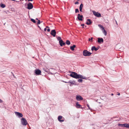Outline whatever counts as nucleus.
<instances>
[{
	"mask_svg": "<svg viewBox=\"0 0 129 129\" xmlns=\"http://www.w3.org/2000/svg\"><path fill=\"white\" fill-rule=\"evenodd\" d=\"M76 99L77 101H81L83 100V98L78 94L76 96Z\"/></svg>",
	"mask_w": 129,
	"mask_h": 129,
	"instance_id": "nucleus-6",
	"label": "nucleus"
},
{
	"mask_svg": "<svg viewBox=\"0 0 129 129\" xmlns=\"http://www.w3.org/2000/svg\"><path fill=\"white\" fill-rule=\"evenodd\" d=\"M35 73L37 75H39L41 73V71L38 69H36L35 70Z\"/></svg>",
	"mask_w": 129,
	"mask_h": 129,
	"instance_id": "nucleus-7",
	"label": "nucleus"
},
{
	"mask_svg": "<svg viewBox=\"0 0 129 129\" xmlns=\"http://www.w3.org/2000/svg\"><path fill=\"white\" fill-rule=\"evenodd\" d=\"M31 20L34 23H35L36 22V21L35 20L33 19H31Z\"/></svg>",
	"mask_w": 129,
	"mask_h": 129,
	"instance_id": "nucleus-28",
	"label": "nucleus"
},
{
	"mask_svg": "<svg viewBox=\"0 0 129 129\" xmlns=\"http://www.w3.org/2000/svg\"><path fill=\"white\" fill-rule=\"evenodd\" d=\"M92 12L94 15L96 17H97V12L95 11H92Z\"/></svg>",
	"mask_w": 129,
	"mask_h": 129,
	"instance_id": "nucleus-26",
	"label": "nucleus"
},
{
	"mask_svg": "<svg viewBox=\"0 0 129 129\" xmlns=\"http://www.w3.org/2000/svg\"><path fill=\"white\" fill-rule=\"evenodd\" d=\"M98 40L97 42L100 43H103L104 40L102 38H98Z\"/></svg>",
	"mask_w": 129,
	"mask_h": 129,
	"instance_id": "nucleus-10",
	"label": "nucleus"
},
{
	"mask_svg": "<svg viewBox=\"0 0 129 129\" xmlns=\"http://www.w3.org/2000/svg\"><path fill=\"white\" fill-rule=\"evenodd\" d=\"M101 17V14L97 12V17Z\"/></svg>",
	"mask_w": 129,
	"mask_h": 129,
	"instance_id": "nucleus-25",
	"label": "nucleus"
},
{
	"mask_svg": "<svg viewBox=\"0 0 129 129\" xmlns=\"http://www.w3.org/2000/svg\"><path fill=\"white\" fill-rule=\"evenodd\" d=\"M65 44H66L64 42H63L62 44V46L63 45H64H64Z\"/></svg>",
	"mask_w": 129,
	"mask_h": 129,
	"instance_id": "nucleus-37",
	"label": "nucleus"
},
{
	"mask_svg": "<svg viewBox=\"0 0 129 129\" xmlns=\"http://www.w3.org/2000/svg\"><path fill=\"white\" fill-rule=\"evenodd\" d=\"M76 106L77 108H80L81 107V106L78 104V102L76 103Z\"/></svg>",
	"mask_w": 129,
	"mask_h": 129,
	"instance_id": "nucleus-14",
	"label": "nucleus"
},
{
	"mask_svg": "<svg viewBox=\"0 0 129 129\" xmlns=\"http://www.w3.org/2000/svg\"><path fill=\"white\" fill-rule=\"evenodd\" d=\"M83 18V16L82 15H80V14H78V15L77 18L78 20L80 21H82L83 19L82 18Z\"/></svg>",
	"mask_w": 129,
	"mask_h": 129,
	"instance_id": "nucleus-9",
	"label": "nucleus"
},
{
	"mask_svg": "<svg viewBox=\"0 0 129 129\" xmlns=\"http://www.w3.org/2000/svg\"><path fill=\"white\" fill-rule=\"evenodd\" d=\"M83 6V5L82 4H80V7H79V9L80 11V12H82V7Z\"/></svg>",
	"mask_w": 129,
	"mask_h": 129,
	"instance_id": "nucleus-16",
	"label": "nucleus"
},
{
	"mask_svg": "<svg viewBox=\"0 0 129 129\" xmlns=\"http://www.w3.org/2000/svg\"><path fill=\"white\" fill-rule=\"evenodd\" d=\"M63 42L62 40H61L60 41H59V44H60V46H62V44H63Z\"/></svg>",
	"mask_w": 129,
	"mask_h": 129,
	"instance_id": "nucleus-19",
	"label": "nucleus"
},
{
	"mask_svg": "<svg viewBox=\"0 0 129 129\" xmlns=\"http://www.w3.org/2000/svg\"><path fill=\"white\" fill-rule=\"evenodd\" d=\"M50 28H48L47 29V31L48 32H49L50 31Z\"/></svg>",
	"mask_w": 129,
	"mask_h": 129,
	"instance_id": "nucleus-34",
	"label": "nucleus"
},
{
	"mask_svg": "<svg viewBox=\"0 0 129 129\" xmlns=\"http://www.w3.org/2000/svg\"><path fill=\"white\" fill-rule=\"evenodd\" d=\"M41 23V21H40L39 20H38V22L37 23V24H40Z\"/></svg>",
	"mask_w": 129,
	"mask_h": 129,
	"instance_id": "nucleus-32",
	"label": "nucleus"
},
{
	"mask_svg": "<svg viewBox=\"0 0 129 129\" xmlns=\"http://www.w3.org/2000/svg\"><path fill=\"white\" fill-rule=\"evenodd\" d=\"M57 39L58 41H60L61 40H62L61 39V38L60 37H58L57 38Z\"/></svg>",
	"mask_w": 129,
	"mask_h": 129,
	"instance_id": "nucleus-30",
	"label": "nucleus"
},
{
	"mask_svg": "<svg viewBox=\"0 0 129 129\" xmlns=\"http://www.w3.org/2000/svg\"><path fill=\"white\" fill-rule=\"evenodd\" d=\"M77 0V1H79V0Z\"/></svg>",
	"mask_w": 129,
	"mask_h": 129,
	"instance_id": "nucleus-53",
	"label": "nucleus"
},
{
	"mask_svg": "<svg viewBox=\"0 0 129 129\" xmlns=\"http://www.w3.org/2000/svg\"><path fill=\"white\" fill-rule=\"evenodd\" d=\"M73 84H70V86H72V85Z\"/></svg>",
	"mask_w": 129,
	"mask_h": 129,
	"instance_id": "nucleus-44",
	"label": "nucleus"
},
{
	"mask_svg": "<svg viewBox=\"0 0 129 129\" xmlns=\"http://www.w3.org/2000/svg\"><path fill=\"white\" fill-rule=\"evenodd\" d=\"M79 12V10L78 9H75V13H77V12Z\"/></svg>",
	"mask_w": 129,
	"mask_h": 129,
	"instance_id": "nucleus-31",
	"label": "nucleus"
},
{
	"mask_svg": "<svg viewBox=\"0 0 129 129\" xmlns=\"http://www.w3.org/2000/svg\"><path fill=\"white\" fill-rule=\"evenodd\" d=\"M76 47V45H73L72 46L70 47V49L72 51H73L74 50V48Z\"/></svg>",
	"mask_w": 129,
	"mask_h": 129,
	"instance_id": "nucleus-15",
	"label": "nucleus"
},
{
	"mask_svg": "<svg viewBox=\"0 0 129 129\" xmlns=\"http://www.w3.org/2000/svg\"><path fill=\"white\" fill-rule=\"evenodd\" d=\"M117 95H120V93L118 92Z\"/></svg>",
	"mask_w": 129,
	"mask_h": 129,
	"instance_id": "nucleus-42",
	"label": "nucleus"
},
{
	"mask_svg": "<svg viewBox=\"0 0 129 129\" xmlns=\"http://www.w3.org/2000/svg\"><path fill=\"white\" fill-rule=\"evenodd\" d=\"M99 46H97V50H98V49H99Z\"/></svg>",
	"mask_w": 129,
	"mask_h": 129,
	"instance_id": "nucleus-46",
	"label": "nucleus"
},
{
	"mask_svg": "<svg viewBox=\"0 0 129 129\" xmlns=\"http://www.w3.org/2000/svg\"><path fill=\"white\" fill-rule=\"evenodd\" d=\"M79 2H78L77 1L75 3V4H79Z\"/></svg>",
	"mask_w": 129,
	"mask_h": 129,
	"instance_id": "nucleus-33",
	"label": "nucleus"
},
{
	"mask_svg": "<svg viewBox=\"0 0 129 129\" xmlns=\"http://www.w3.org/2000/svg\"><path fill=\"white\" fill-rule=\"evenodd\" d=\"M21 124L24 126H26L28 124L26 120L24 118H22L21 119Z\"/></svg>",
	"mask_w": 129,
	"mask_h": 129,
	"instance_id": "nucleus-2",
	"label": "nucleus"
},
{
	"mask_svg": "<svg viewBox=\"0 0 129 129\" xmlns=\"http://www.w3.org/2000/svg\"><path fill=\"white\" fill-rule=\"evenodd\" d=\"M66 43L67 45H70V41L69 40H68L66 41Z\"/></svg>",
	"mask_w": 129,
	"mask_h": 129,
	"instance_id": "nucleus-22",
	"label": "nucleus"
},
{
	"mask_svg": "<svg viewBox=\"0 0 129 129\" xmlns=\"http://www.w3.org/2000/svg\"><path fill=\"white\" fill-rule=\"evenodd\" d=\"M33 8V6L32 4L31 3H29L27 4V9L30 10L32 9Z\"/></svg>",
	"mask_w": 129,
	"mask_h": 129,
	"instance_id": "nucleus-5",
	"label": "nucleus"
},
{
	"mask_svg": "<svg viewBox=\"0 0 129 129\" xmlns=\"http://www.w3.org/2000/svg\"><path fill=\"white\" fill-rule=\"evenodd\" d=\"M111 95H112H112H113V93H111Z\"/></svg>",
	"mask_w": 129,
	"mask_h": 129,
	"instance_id": "nucleus-48",
	"label": "nucleus"
},
{
	"mask_svg": "<svg viewBox=\"0 0 129 129\" xmlns=\"http://www.w3.org/2000/svg\"><path fill=\"white\" fill-rule=\"evenodd\" d=\"M84 24H82L81 25V26H83V27H82L83 28H84Z\"/></svg>",
	"mask_w": 129,
	"mask_h": 129,
	"instance_id": "nucleus-35",
	"label": "nucleus"
},
{
	"mask_svg": "<svg viewBox=\"0 0 129 129\" xmlns=\"http://www.w3.org/2000/svg\"><path fill=\"white\" fill-rule=\"evenodd\" d=\"M93 39V38L92 37L90 39V38H89L88 39V41H91V42H92Z\"/></svg>",
	"mask_w": 129,
	"mask_h": 129,
	"instance_id": "nucleus-29",
	"label": "nucleus"
},
{
	"mask_svg": "<svg viewBox=\"0 0 129 129\" xmlns=\"http://www.w3.org/2000/svg\"><path fill=\"white\" fill-rule=\"evenodd\" d=\"M87 107H88V108H89V109H90V107H89V105H87Z\"/></svg>",
	"mask_w": 129,
	"mask_h": 129,
	"instance_id": "nucleus-36",
	"label": "nucleus"
},
{
	"mask_svg": "<svg viewBox=\"0 0 129 129\" xmlns=\"http://www.w3.org/2000/svg\"><path fill=\"white\" fill-rule=\"evenodd\" d=\"M33 1V0H28V2H29L30 1Z\"/></svg>",
	"mask_w": 129,
	"mask_h": 129,
	"instance_id": "nucleus-45",
	"label": "nucleus"
},
{
	"mask_svg": "<svg viewBox=\"0 0 129 129\" xmlns=\"http://www.w3.org/2000/svg\"><path fill=\"white\" fill-rule=\"evenodd\" d=\"M63 82H64L65 83H68V82H66V81H63Z\"/></svg>",
	"mask_w": 129,
	"mask_h": 129,
	"instance_id": "nucleus-39",
	"label": "nucleus"
},
{
	"mask_svg": "<svg viewBox=\"0 0 129 129\" xmlns=\"http://www.w3.org/2000/svg\"><path fill=\"white\" fill-rule=\"evenodd\" d=\"M14 113L15 115L17 116H18V117L19 118L22 117L23 116L22 114L20 113L17 112H15Z\"/></svg>",
	"mask_w": 129,
	"mask_h": 129,
	"instance_id": "nucleus-4",
	"label": "nucleus"
},
{
	"mask_svg": "<svg viewBox=\"0 0 129 129\" xmlns=\"http://www.w3.org/2000/svg\"><path fill=\"white\" fill-rule=\"evenodd\" d=\"M103 31V32L105 36H106L107 34V32L104 29L102 30Z\"/></svg>",
	"mask_w": 129,
	"mask_h": 129,
	"instance_id": "nucleus-20",
	"label": "nucleus"
},
{
	"mask_svg": "<svg viewBox=\"0 0 129 129\" xmlns=\"http://www.w3.org/2000/svg\"><path fill=\"white\" fill-rule=\"evenodd\" d=\"M5 23H4V25H5Z\"/></svg>",
	"mask_w": 129,
	"mask_h": 129,
	"instance_id": "nucleus-52",
	"label": "nucleus"
},
{
	"mask_svg": "<svg viewBox=\"0 0 129 129\" xmlns=\"http://www.w3.org/2000/svg\"><path fill=\"white\" fill-rule=\"evenodd\" d=\"M124 127H126L127 128H129V124L128 123H124Z\"/></svg>",
	"mask_w": 129,
	"mask_h": 129,
	"instance_id": "nucleus-18",
	"label": "nucleus"
},
{
	"mask_svg": "<svg viewBox=\"0 0 129 129\" xmlns=\"http://www.w3.org/2000/svg\"><path fill=\"white\" fill-rule=\"evenodd\" d=\"M46 29H47L46 28H45L44 29V31H46Z\"/></svg>",
	"mask_w": 129,
	"mask_h": 129,
	"instance_id": "nucleus-41",
	"label": "nucleus"
},
{
	"mask_svg": "<svg viewBox=\"0 0 129 129\" xmlns=\"http://www.w3.org/2000/svg\"><path fill=\"white\" fill-rule=\"evenodd\" d=\"M62 117L61 116H59L58 117V120L60 122H62L64 121V120H61Z\"/></svg>",
	"mask_w": 129,
	"mask_h": 129,
	"instance_id": "nucleus-11",
	"label": "nucleus"
},
{
	"mask_svg": "<svg viewBox=\"0 0 129 129\" xmlns=\"http://www.w3.org/2000/svg\"><path fill=\"white\" fill-rule=\"evenodd\" d=\"M1 7L3 8H4L5 7V5L3 4H1Z\"/></svg>",
	"mask_w": 129,
	"mask_h": 129,
	"instance_id": "nucleus-24",
	"label": "nucleus"
},
{
	"mask_svg": "<svg viewBox=\"0 0 129 129\" xmlns=\"http://www.w3.org/2000/svg\"><path fill=\"white\" fill-rule=\"evenodd\" d=\"M36 19L37 20H38V19L37 18H36Z\"/></svg>",
	"mask_w": 129,
	"mask_h": 129,
	"instance_id": "nucleus-50",
	"label": "nucleus"
},
{
	"mask_svg": "<svg viewBox=\"0 0 129 129\" xmlns=\"http://www.w3.org/2000/svg\"><path fill=\"white\" fill-rule=\"evenodd\" d=\"M87 22H86V24L87 25H89L91 23V22L90 19H88L87 20Z\"/></svg>",
	"mask_w": 129,
	"mask_h": 129,
	"instance_id": "nucleus-13",
	"label": "nucleus"
},
{
	"mask_svg": "<svg viewBox=\"0 0 129 129\" xmlns=\"http://www.w3.org/2000/svg\"><path fill=\"white\" fill-rule=\"evenodd\" d=\"M124 124H121L119 123L118 124V126H119L124 127Z\"/></svg>",
	"mask_w": 129,
	"mask_h": 129,
	"instance_id": "nucleus-23",
	"label": "nucleus"
},
{
	"mask_svg": "<svg viewBox=\"0 0 129 129\" xmlns=\"http://www.w3.org/2000/svg\"><path fill=\"white\" fill-rule=\"evenodd\" d=\"M11 1H16L14 0H11Z\"/></svg>",
	"mask_w": 129,
	"mask_h": 129,
	"instance_id": "nucleus-49",
	"label": "nucleus"
},
{
	"mask_svg": "<svg viewBox=\"0 0 129 129\" xmlns=\"http://www.w3.org/2000/svg\"><path fill=\"white\" fill-rule=\"evenodd\" d=\"M43 70L44 71H45L46 72H47V71L46 70H45L44 69H43Z\"/></svg>",
	"mask_w": 129,
	"mask_h": 129,
	"instance_id": "nucleus-40",
	"label": "nucleus"
},
{
	"mask_svg": "<svg viewBox=\"0 0 129 129\" xmlns=\"http://www.w3.org/2000/svg\"><path fill=\"white\" fill-rule=\"evenodd\" d=\"M68 83H70L71 84H74L75 83V82L74 81L70 80L68 82Z\"/></svg>",
	"mask_w": 129,
	"mask_h": 129,
	"instance_id": "nucleus-21",
	"label": "nucleus"
},
{
	"mask_svg": "<svg viewBox=\"0 0 129 129\" xmlns=\"http://www.w3.org/2000/svg\"><path fill=\"white\" fill-rule=\"evenodd\" d=\"M38 27H39V28H40V26H38Z\"/></svg>",
	"mask_w": 129,
	"mask_h": 129,
	"instance_id": "nucleus-51",
	"label": "nucleus"
},
{
	"mask_svg": "<svg viewBox=\"0 0 129 129\" xmlns=\"http://www.w3.org/2000/svg\"><path fill=\"white\" fill-rule=\"evenodd\" d=\"M78 81L79 82L82 83V82L83 80L81 79H79L78 80Z\"/></svg>",
	"mask_w": 129,
	"mask_h": 129,
	"instance_id": "nucleus-27",
	"label": "nucleus"
},
{
	"mask_svg": "<svg viewBox=\"0 0 129 129\" xmlns=\"http://www.w3.org/2000/svg\"><path fill=\"white\" fill-rule=\"evenodd\" d=\"M83 55L85 56H89L92 53L86 50H84L83 51Z\"/></svg>",
	"mask_w": 129,
	"mask_h": 129,
	"instance_id": "nucleus-3",
	"label": "nucleus"
},
{
	"mask_svg": "<svg viewBox=\"0 0 129 129\" xmlns=\"http://www.w3.org/2000/svg\"><path fill=\"white\" fill-rule=\"evenodd\" d=\"M3 102V101L0 99V103H2Z\"/></svg>",
	"mask_w": 129,
	"mask_h": 129,
	"instance_id": "nucleus-38",
	"label": "nucleus"
},
{
	"mask_svg": "<svg viewBox=\"0 0 129 129\" xmlns=\"http://www.w3.org/2000/svg\"><path fill=\"white\" fill-rule=\"evenodd\" d=\"M91 50L92 51V53H94V51H97V48H96L95 46H93L91 48Z\"/></svg>",
	"mask_w": 129,
	"mask_h": 129,
	"instance_id": "nucleus-12",
	"label": "nucleus"
},
{
	"mask_svg": "<svg viewBox=\"0 0 129 129\" xmlns=\"http://www.w3.org/2000/svg\"><path fill=\"white\" fill-rule=\"evenodd\" d=\"M46 28H49V27H48V26H46Z\"/></svg>",
	"mask_w": 129,
	"mask_h": 129,
	"instance_id": "nucleus-47",
	"label": "nucleus"
},
{
	"mask_svg": "<svg viewBox=\"0 0 129 129\" xmlns=\"http://www.w3.org/2000/svg\"><path fill=\"white\" fill-rule=\"evenodd\" d=\"M98 26L102 30V29H104V27L101 25L99 24L98 25Z\"/></svg>",
	"mask_w": 129,
	"mask_h": 129,
	"instance_id": "nucleus-17",
	"label": "nucleus"
},
{
	"mask_svg": "<svg viewBox=\"0 0 129 129\" xmlns=\"http://www.w3.org/2000/svg\"><path fill=\"white\" fill-rule=\"evenodd\" d=\"M70 76L76 79H86V77L83 76L82 75L78 74L77 73L74 72H72L70 75Z\"/></svg>",
	"mask_w": 129,
	"mask_h": 129,
	"instance_id": "nucleus-1",
	"label": "nucleus"
},
{
	"mask_svg": "<svg viewBox=\"0 0 129 129\" xmlns=\"http://www.w3.org/2000/svg\"><path fill=\"white\" fill-rule=\"evenodd\" d=\"M115 22H116V23L117 25H118V24H117V22L116 21V20H115Z\"/></svg>",
	"mask_w": 129,
	"mask_h": 129,
	"instance_id": "nucleus-43",
	"label": "nucleus"
},
{
	"mask_svg": "<svg viewBox=\"0 0 129 129\" xmlns=\"http://www.w3.org/2000/svg\"><path fill=\"white\" fill-rule=\"evenodd\" d=\"M56 32L54 29H53L51 30V34L54 37H55L56 36Z\"/></svg>",
	"mask_w": 129,
	"mask_h": 129,
	"instance_id": "nucleus-8",
	"label": "nucleus"
}]
</instances>
